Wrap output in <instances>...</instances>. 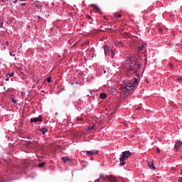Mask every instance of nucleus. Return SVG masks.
I'll return each mask as SVG.
<instances>
[{"label":"nucleus","mask_w":182,"mask_h":182,"mask_svg":"<svg viewBox=\"0 0 182 182\" xmlns=\"http://www.w3.org/2000/svg\"><path fill=\"white\" fill-rule=\"evenodd\" d=\"M141 50H144V46H141V47L139 48L138 49L139 53H141Z\"/></svg>","instance_id":"2eb2a0df"},{"label":"nucleus","mask_w":182,"mask_h":182,"mask_svg":"<svg viewBox=\"0 0 182 182\" xmlns=\"http://www.w3.org/2000/svg\"><path fill=\"white\" fill-rule=\"evenodd\" d=\"M10 76H14V73H12L11 75H10Z\"/></svg>","instance_id":"58836bf2"},{"label":"nucleus","mask_w":182,"mask_h":182,"mask_svg":"<svg viewBox=\"0 0 182 182\" xmlns=\"http://www.w3.org/2000/svg\"><path fill=\"white\" fill-rule=\"evenodd\" d=\"M114 16L115 18H122V14L120 13H115L114 14Z\"/></svg>","instance_id":"4468645a"},{"label":"nucleus","mask_w":182,"mask_h":182,"mask_svg":"<svg viewBox=\"0 0 182 182\" xmlns=\"http://www.w3.org/2000/svg\"><path fill=\"white\" fill-rule=\"evenodd\" d=\"M87 19H92V17L89 15L87 16Z\"/></svg>","instance_id":"bb28decb"},{"label":"nucleus","mask_w":182,"mask_h":182,"mask_svg":"<svg viewBox=\"0 0 182 182\" xmlns=\"http://www.w3.org/2000/svg\"><path fill=\"white\" fill-rule=\"evenodd\" d=\"M140 109H141V107H138V108H137L138 110H140Z\"/></svg>","instance_id":"c9c22d12"},{"label":"nucleus","mask_w":182,"mask_h":182,"mask_svg":"<svg viewBox=\"0 0 182 182\" xmlns=\"http://www.w3.org/2000/svg\"><path fill=\"white\" fill-rule=\"evenodd\" d=\"M178 181L182 182V177L179 178Z\"/></svg>","instance_id":"2f4dec72"},{"label":"nucleus","mask_w":182,"mask_h":182,"mask_svg":"<svg viewBox=\"0 0 182 182\" xmlns=\"http://www.w3.org/2000/svg\"><path fill=\"white\" fill-rule=\"evenodd\" d=\"M106 177L111 182H117V178L113 175L106 176Z\"/></svg>","instance_id":"0eeeda50"},{"label":"nucleus","mask_w":182,"mask_h":182,"mask_svg":"<svg viewBox=\"0 0 182 182\" xmlns=\"http://www.w3.org/2000/svg\"><path fill=\"white\" fill-rule=\"evenodd\" d=\"M6 81L9 80V78L6 79Z\"/></svg>","instance_id":"e433bc0d"},{"label":"nucleus","mask_w":182,"mask_h":182,"mask_svg":"<svg viewBox=\"0 0 182 182\" xmlns=\"http://www.w3.org/2000/svg\"><path fill=\"white\" fill-rule=\"evenodd\" d=\"M148 166L152 170H156V168L154 167V162L153 161H148Z\"/></svg>","instance_id":"1a4fd4ad"},{"label":"nucleus","mask_w":182,"mask_h":182,"mask_svg":"<svg viewBox=\"0 0 182 182\" xmlns=\"http://www.w3.org/2000/svg\"><path fill=\"white\" fill-rule=\"evenodd\" d=\"M77 120L82 122V120H83V118L82 117H77Z\"/></svg>","instance_id":"5701e85b"},{"label":"nucleus","mask_w":182,"mask_h":182,"mask_svg":"<svg viewBox=\"0 0 182 182\" xmlns=\"http://www.w3.org/2000/svg\"><path fill=\"white\" fill-rule=\"evenodd\" d=\"M21 1H26V0H20Z\"/></svg>","instance_id":"ea45409f"},{"label":"nucleus","mask_w":182,"mask_h":182,"mask_svg":"<svg viewBox=\"0 0 182 182\" xmlns=\"http://www.w3.org/2000/svg\"><path fill=\"white\" fill-rule=\"evenodd\" d=\"M100 178H102V180L106 181V177H105L103 175H100Z\"/></svg>","instance_id":"412c9836"},{"label":"nucleus","mask_w":182,"mask_h":182,"mask_svg":"<svg viewBox=\"0 0 182 182\" xmlns=\"http://www.w3.org/2000/svg\"><path fill=\"white\" fill-rule=\"evenodd\" d=\"M160 149L159 148H156V153L159 154L160 153Z\"/></svg>","instance_id":"393cba45"},{"label":"nucleus","mask_w":182,"mask_h":182,"mask_svg":"<svg viewBox=\"0 0 182 182\" xmlns=\"http://www.w3.org/2000/svg\"><path fill=\"white\" fill-rule=\"evenodd\" d=\"M95 124H92L91 125L88 126V130H92V129H94Z\"/></svg>","instance_id":"f3484780"},{"label":"nucleus","mask_w":182,"mask_h":182,"mask_svg":"<svg viewBox=\"0 0 182 182\" xmlns=\"http://www.w3.org/2000/svg\"><path fill=\"white\" fill-rule=\"evenodd\" d=\"M92 8H93V9L95 11H96V12H97V14H102V11L100 10V9L95 4H91Z\"/></svg>","instance_id":"6e6552de"},{"label":"nucleus","mask_w":182,"mask_h":182,"mask_svg":"<svg viewBox=\"0 0 182 182\" xmlns=\"http://www.w3.org/2000/svg\"><path fill=\"white\" fill-rule=\"evenodd\" d=\"M10 55H11V56H15V53H10Z\"/></svg>","instance_id":"cd10ccee"},{"label":"nucleus","mask_w":182,"mask_h":182,"mask_svg":"<svg viewBox=\"0 0 182 182\" xmlns=\"http://www.w3.org/2000/svg\"><path fill=\"white\" fill-rule=\"evenodd\" d=\"M39 132H41V133H42L43 134H45L46 133L48 132V129H46V128H41L39 129Z\"/></svg>","instance_id":"9b49d317"},{"label":"nucleus","mask_w":182,"mask_h":182,"mask_svg":"<svg viewBox=\"0 0 182 182\" xmlns=\"http://www.w3.org/2000/svg\"><path fill=\"white\" fill-rule=\"evenodd\" d=\"M16 2H18V0L14 1V4H16Z\"/></svg>","instance_id":"473e14b6"},{"label":"nucleus","mask_w":182,"mask_h":182,"mask_svg":"<svg viewBox=\"0 0 182 182\" xmlns=\"http://www.w3.org/2000/svg\"><path fill=\"white\" fill-rule=\"evenodd\" d=\"M129 64L132 65H130L128 72H134V73H137V70H140L141 69V65H140V63L134 60L133 62L132 61V58H129Z\"/></svg>","instance_id":"f03ea898"},{"label":"nucleus","mask_w":182,"mask_h":182,"mask_svg":"<svg viewBox=\"0 0 182 182\" xmlns=\"http://www.w3.org/2000/svg\"><path fill=\"white\" fill-rule=\"evenodd\" d=\"M110 51V48L109 47V46H105L104 47V52H105V54L106 55L108 52Z\"/></svg>","instance_id":"9d476101"},{"label":"nucleus","mask_w":182,"mask_h":182,"mask_svg":"<svg viewBox=\"0 0 182 182\" xmlns=\"http://www.w3.org/2000/svg\"><path fill=\"white\" fill-rule=\"evenodd\" d=\"M36 6H37L38 8H41V6H38V5H36Z\"/></svg>","instance_id":"f704fd0d"},{"label":"nucleus","mask_w":182,"mask_h":182,"mask_svg":"<svg viewBox=\"0 0 182 182\" xmlns=\"http://www.w3.org/2000/svg\"><path fill=\"white\" fill-rule=\"evenodd\" d=\"M169 68H171V69H173V68H174V65H173V64H169Z\"/></svg>","instance_id":"b1692460"},{"label":"nucleus","mask_w":182,"mask_h":182,"mask_svg":"<svg viewBox=\"0 0 182 182\" xmlns=\"http://www.w3.org/2000/svg\"><path fill=\"white\" fill-rule=\"evenodd\" d=\"M86 154L88 157L92 156H96V155L99 154V151H97V150L87 151L86 152Z\"/></svg>","instance_id":"39448f33"},{"label":"nucleus","mask_w":182,"mask_h":182,"mask_svg":"<svg viewBox=\"0 0 182 182\" xmlns=\"http://www.w3.org/2000/svg\"><path fill=\"white\" fill-rule=\"evenodd\" d=\"M6 45L8 46V45H9V42L6 41Z\"/></svg>","instance_id":"7c9ffc66"},{"label":"nucleus","mask_w":182,"mask_h":182,"mask_svg":"<svg viewBox=\"0 0 182 182\" xmlns=\"http://www.w3.org/2000/svg\"><path fill=\"white\" fill-rule=\"evenodd\" d=\"M47 82L48 83H50V82H52V78L50 77H49L48 79H47Z\"/></svg>","instance_id":"aec40b11"},{"label":"nucleus","mask_w":182,"mask_h":182,"mask_svg":"<svg viewBox=\"0 0 182 182\" xmlns=\"http://www.w3.org/2000/svg\"><path fill=\"white\" fill-rule=\"evenodd\" d=\"M38 167H40V168L45 167V163L44 162L40 163L38 164Z\"/></svg>","instance_id":"dca6fc26"},{"label":"nucleus","mask_w":182,"mask_h":182,"mask_svg":"<svg viewBox=\"0 0 182 182\" xmlns=\"http://www.w3.org/2000/svg\"><path fill=\"white\" fill-rule=\"evenodd\" d=\"M11 102H12L13 103H14L15 105H16V103H17L16 100H15L14 98H12V99H11Z\"/></svg>","instance_id":"4be33fe9"},{"label":"nucleus","mask_w":182,"mask_h":182,"mask_svg":"<svg viewBox=\"0 0 182 182\" xmlns=\"http://www.w3.org/2000/svg\"><path fill=\"white\" fill-rule=\"evenodd\" d=\"M100 97V99H106L107 97V95H106V93H101Z\"/></svg>","instance_id":"f8f14e48"},{"label":"nucleus","mask_w":182,"mask_h":182,"mask_svg":"<svg viewBox=\"0 0 182 182\" xmlns=\"http://www.w3.org/2000/svg\"><path fill=\"white\" fill-rule=\"evenodd\" d=\"M1 2H4V0H0Z\"/></svg>","instance_id":"4c0bfd02"},{"label":"nucleus","mask_w":182,"mask_h":182,"mask_svg":"<svg viewBox=\"0 0 182 182\" xmlns=\"http://www.w3.org/2000/svg\"><path fill=\"white\" fill-rule=\"evenodd\" d=\"M38 122H43L42 116L31 119V123H38Z\"/></svg>","instance_id":"423d86ee"},{"label":"nucleus","mask_w":182,"mask_h":182,"mask_svg":"<svg viewBox=\"0 0 182 182\" xmlns=\"http://www.w3.org/2000/svg\"><path fill=\"white\" fill-rule=\"evenodd\" d=\"M95 182H100V178L96 179Z\"/></svg>","instance_id":"c85d7f7f"},{"label":"nucleus","mask_w":182,"mask_h":182,"mask_svg":"<svg viewBox=\"0 0 182 182\" xmlns=\"http://www.w3.org/2000/svg\"><path fill=\"white\" fill-rule=\"evenodd\" d=\"M4 26V21H2V19L0 18V28H2Z\"/></svg>","instance_id":"a211bd4d"},{"label":"nucleus","mask_w":182,"mask_h":182,"mask_svg":"<svg viewBox=\"0 0 182 182\" xmlns=\"http://www.w3.org/2000/svg\"><path fill=\"white\" fill-rule=\"evenodd\" d=\"M62 161L66 163V161H70V159H69L68 157L64 156L62 158Z\"/></svg>","instance_id":"ddd939ff"},{"label":"nucleus","mask_w":182,"mask_h":182,"mask_svg":"<svg viewBox=\"0 0 182 182\" xmlns=\"http://www.w3.org/2000/svg\"><path fill=\"white\" fill-rule=\"evenodd\" d=\"M111 56L112 58H114V50H111Z\"/></svg>","instance_id":"6ab92c4d"},{"label":"nucleus","mask_w":182,"mask_h":182,"mask_svg":"<svg viewBox=\"0 0 182 182\" xmlns=\"http://www.w3.org/2000/svg\"><path fill=\"white\" fill-rule=\"evenodd\" d=\"M21 5L22 6H25V5H26V3H21Z\"/></svg>","instance_id":"c756f323"},{"label":"nucleus","mask_w":182,"mask_h":182,"mask_svg":"<svg viewBox=\"0 0 182 182\" xmlns=\"http://www.w3.org/2000/svg\"><path fill=\"white\" fill-rule=\"evenodd\" d=\"M176 82H181V78H177Z\"/></svg>","instance_id":"a878e982"},{"label":"nucleus","mask_w":182,"mask_h":182,"mask_svg":"<svg viewBox=\"0 0 182 182\" xmlns=\"http://www.w3.org/2000/svg\"><path fill=\"white\" fill-rule=\"evenodd\" d=\"M38 19H41V16H38Z\"/></svg>","instance_id":"72a5a7b5"},{"label":"nucleus","mask_w":182,"mask_h":182,"mask_svg":"<svg viewBox=\"0 0 182 182\" xmlns=\"http://www.w3.org/2000/svg\"><path fill=\"white\" fill-rule=\"evenodd\" d=\"M133 153L130 152V151H123L122 156L119 158V166H124L126 164V160L130 159Z\"/></svg>","instance_id":"7ed1b4c3"},{"label":"nucleus","mask_w":182,"mask_h":182,"mask_svg":"<svg viewBox=\"0 0 182 182\" xmlns=\"http://www.w3.org/2000/svg\"><path fill=\"white\" fill-rule=\"evenodd\" d=\"M137 79L135 78L134 80L128 81L126 84L121 86V90L123 93H128V95H132L136 87H137Z\"/></svg>","instance_id":"f257e3e1"},{"label":"nucleus","mask_w":182,"mask_h":182,"mask_svg":"<svg viewBox=\"0 0 182 182\" xmlns=\"http://www.w3.org/2000/svg\"><path fill=\"white\" fill-rule=\"evenodd\" d=\"M181 146H182L181 141H176L173 148L174 151H180V149H181Z\"/></svg>","instance_id":"20e7f679"}]
</instances>
